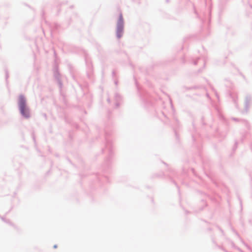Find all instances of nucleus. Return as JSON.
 <instances>
[{
    "label": "nucleus",
    "mask_w": 252,
    "mask_h": 252,
    "mask_svg": "<svg viewBox=\"0 0 252 252\" xmlns=\"http://www.w3.org/2000/svg\"><path fill=\"white\" fill-rule=\"evenodd\" d=\"M19 105L21 110H25L27 109L26 100L23 97H20L19 99Z\"/></svg>",
    "instance_id": "nucleus-2"
},
{
    "label": "nucleus",
    "mask_w": 252,
    "mask_h": 252,
    "mask_svg": "<svg viewBox=\"0 0 252 252\" xmlns=\"http://www.w3.org/2000/svg\"><path fill=\"white\" fill-rule=\"evenodd\" d=\"M123 18L122 14H120L119 20L117 23V35L119 38L122 35V32L123 29Z\"/></svg>",
    "instance_id": "nucleus-1"
},
{
    "label": "nucleus",
    "mask_w": 252,
    "mask_h": 252,
    "mask_svg": "<svg viewBox=\"0 0 252 252\" xmlns=\"http://www.w3.org/2000/svg\"><path fill=\"white\" fill-rule=\"evenodd\" d=\"M28 112H29V111H21V113H22V114L23 116L26 115V113H28Z\"/></svg>",
    "instance_id": "nucleus-3"
}]
</instances>
